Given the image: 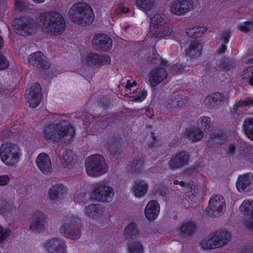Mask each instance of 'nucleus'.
Instances as JSON below:
<instances>
[{"label": "nucleus", "mask_w": 253, "mask_h": 253, "mask_svg": "<svg viewBox=\"0 0 253 253\" xmlns=\"http://www.w3.org/2000/svg\"><path fill=\"white\" fill-rule=\"evenodd\" d=\"M75 129L73 126L61 120L57 123H51L44 126L42 136L46 140L53 142H71L75 135Z\"/></svg>", "instance_id": "f257e3e1"}, {"label": "nucleus", "mask_w": 253, "mask_h": 253, "mask_svg": "<svg viewBox=\"0 0 253 253\" xmlns=\"http://www.w3.org/2000/svg\"><path fill=\"white\" fill-rule=\"evenodd\" d=\"M38 21L44 32L52 36L60 35L65 28L64 18L56 11H46L40 13Z\"/></svg>", "instance_id": "f03ea898"}, {"label": "nucleus", "mask_w": 253, "mask_h": 253, "mask_svg": "<svg viewBox=\"0 0 253 253\" xmlns=\"http://www.w3.org/2000/svg\"><path fill=\"white\" fill-rule=\"evenodd\" d=\"M69 16L73 22L83 25L91 24L94 19L91 7L85 2L75 3L69 10Z\"/></svg>", "instance_id": "7ed1b4c3"}, {"label": "nucleus", "mask_w": 253, "mask_h": 253, "mask_svg": "<svg viewBox=\"0 0 253 253\" xmlns=\"http://www.w3.org/2000/svg\"><path fill=\"white\" fill-rule=\"evenodd\" d=\"M21 155L19 146L14 143L6 142L0 147V157L2 162L8 166L16 165Z\"/></svg>", "instance_id": "20e7f679"}, {"label": "nucleus", "mask_w": 253, "mask_h": 253, "mask_svg": "<svg viewBox=\"0 0 253 253\" xmlns=\"http://www.w3.org/2000/svg\"><path fill=\"white\" fill-rule=\"evenodd\" d=\"M87 174H105L108 169L104 157L99 154H92L85 161Z\"/></svg>", "instance_id": "39448f33"}, {"label": "nucleus", "mask_w": 253, "mask_h": 253, "mask_svg": "<svg viewBox=\"0 0 253 253\" xmlns=\"http://www.w3.org/2000/svg\"><path fill=\"white\" fill-rule=\"evenodd\" d=\"M211 118L208 116L201 117L197 121L198 126H193L186 131V138L193 142L201 140L204 137V132L202 129L208 130L211 125Z\"/></svg>", "instance_id": "423d86ee"}, {"label": "nucleus", "mask_w": 253, "mask_h": 253, "mask_svg": "<svg viewBox=\"0 0 253 253\" xmlns=\"http://www.w3.org/2000/svg\"><path fill=\"white\" fill-rule=\"evenodd\" d=\"M13 27L17 34L23 37L30 36L34 27L33 19L29 16L15 18L13 21Z\"/></svg>", "instance_id": "0eeeda50"}, {"label": "nucleus", "mask_w": 253, "mask_h": 253, "mask_svg": "<svg viewBox=\"0 0 253 253\" xmlns=\"http://www.w3.org/2000/svg\"><path fill=\"white\" fill-rule=\"evenodd\" d=\"M89 196L91 199L97 202H110L114 197V191L110 186L99 185L90 192Z\"/></svg>", "instance_id": "6e6552de"}, {"label": "nucleus", "mask_w": 253, "mask_h": 253, "mask_svg": "<svg viewBox=\"0 0 253 253\" xmlns=\"http://www.w3.org/2000/svg\"><path fill=\"white\" fill-rule=\"evenodd\" d=\"M42 98V88L39 83L32 84L30 87L26 90V99L30 107L36 108Z\"/></svg>", "instance_id": "1a4fd4ad"}, {"label": "nucleus", "mask_w": 253, "mask_h": 253, "mask_svg": "<svg viewBox=\"0 0 253 253\" xmlns=\"http://www.w3.org/2000/svg\"><path fill=\"white\" fill-rule=\"evenodd\" d=\"M78 217H71L70 224H64L60 228V233L65 237L77 240L80 238L82 232L79 226L77 224Z\"/></svg>", "instance_id": "9d476101"}, {"label": "nucleus", "mask_w": 253, "mask_h": 253, "mask_svg": "<svg viewBox=\"0 0 253 253\" xmlns=\"http://www.w3.org/2000/svg\"><path fill=\"white\" fill-rule=\"evenodd\" d=\"M225 201L221 195H215L209 201V206L206 211L211 217H218L225 208Z\"/></svg>", "instance_id": "9b49d317"}, {"label": "nucleus", "mask_w": 253, "mask_h": 253, "mask_svg": "<svg viewBox=\"0 0 253 253\" xmlns=\"http://www.w3.org/2000/svg\"><path fill=\"white\" fill-rule=\"evenodd\" d=\"M92 44L97 50L108 51L112 48L113 41L104 34H97L92 38Z\"/></svg>", "instance_id": "f8f14e48"}, {"label": "nucleus", "mask_w": 253, "mask_h": 253, "mask_svg": "<svg viewBox=\"0 0 253 253\" xmlns=\"http://www.w3.org/2000/svg\"><path fill=\"white\" fill-rule=\"evenodd\" d=\"M28 61L31 66L37 69L47 70L50 66L45 55L40 51L30 54L28 57Z\"/></svg>", "instance_id": "ddd939ff"}, {"label": "nucleus", "mask_w": 253, "mask_h": 253, "mask_svg": "<svg viewBox=\"0 0 253 253\" xmlns=\"http://www.w3.org/2000/svg\"><path fill=\"white\" fill-rule=\"evenodd\" d=\"M193 8L192 0H173L170 6L171 12L179 16L185 14Z\"/></svg>", "instance_id": "4468645a"}, {"label": "nucleus", "mask_w": 253, "mask_h": 253, "mask_svg": "<svg viewBox=\"0 0 253 253\" xmlns=\"http://www.w3.org/2000/svg\"><path fill=\"white\" fill-rule=\"evenodd\" d=\"M189 159V154L186 151L177 152L169 161L168 167L170 169H180L188 164Z\"/></svg>", "instance_id": "2eb2a0df"}, {"label": "nucleus", "mask_w": 253, "mask_h": 253, "mask_svg": "<svg viewBox=\"0 0 253 253\" xmlns=\"http://www.w3.org/2000/svg\"><path fill=\"white\" fill-rule=\"evenodd\" d=\"M239 209L244 215L249 217L245 223L246 228L249 231L253 232V201L245 200L240 205Z\"/></svg>", "instance_id": "dca6fc26"}, {"label": "nucleus", "mask_w": 253, "mask_h": 253, "mask_svg": "<svg viewBox=\"0 0 253 253\" xmlns=\"http://www.w3.org/2000/svg\"><path fill=\"white\" fill-rule=\"evenodd\" d=\"M111 57L108 55H100L93 52H89L86 55V63L88 66H104L109 65Z\"/></svg>", "instance_id": "f3484780"}, {"label": "nucleus", "mask_w": 253, "mask_h": 253, "mask_svg": "<svg viewBox=\"0 0 253 253\" xmlns=\"http://www.w3.org/2000/svg\"><path fill=\"white\" fill-rule=\"evenodd\" d=\"M34 220L33 223L30 226V229L34 232H42L45 230L46 216L44 212L39 211L34 212L31 215Z\"/></svg>", "instance_id": "a211bd4d"}, {"label": "nucleus", "mask_w": 253, "mask_h": 253, "mask_svg": "<svg viewBox=\"0 0 253 253\" xmlns=\"http://www.w3.org/2000/svg\"><path fill=\"white\" fill-rule=\"evenodd\" d=\"M43 247L49 253H65L66 251V245L64 242L55 238L46 240Z\"/></svg>", "instance_id": "6ab92c4d"}, {"label": "nucleus", "mask_w": 253, "mask_h": 253, "mask_svg": "<svg viewBox=\"0 0 253 253\" xmlns=\"http://www.w3.org/2000/svg\"><path fill=\"white\" fill-rule=\"evenodd\" d=\"M36 164L42 173L50 172L52 169L50 157L44 152L38 155L36 159Z\"/></svg>", "instance_id": "aec40b11"}, {"label": "nucleus", "mask_w": 253, "mask_h": 253, "mask_svg": "<svg viewBox=\"0 0 253 253\" xmlns=\"http://www.w3.org/2000/svg\"><path fill=\"white\" fill-rule=\"evenodd\" d=\"M168 74L164 68L155 67L149 73V81L152 85H157L163 81L167 77Z\"/></svg>", "instance_id": "412c9836"}, {"label": "nucleus", "mask_w": 253, "mask_h": 253, "mask_svg": "<svg viewBox=\"0 0 253 253\" xmlns=\"http://www.w3.org/2000/svg\"><path fill=\"white\" fill-rule=\"evenodd\" d=\"M236 186L240 192L249 191L253 187V175H239Z\"/></svg>", "instance_id": "4be33fe9"}, {"label": "nucleus", "mask_w": 253, "mask_h": 253, "mask_svg": "<svg viewBox=\"0 0 253 253\" xmlns=\"http://www.w3.org/2000/svg\"><path fill=\"white\" fill-rule=\"evenodd\" d=\"M160 212V206L157 202L152 200L146 205L145 209V215L148 221H153L156 219Z\"/></svg>", "instance_id": "5701e85b"}, {"label": "nucleus", "mask_w": 253, "mask_h": 253, "mask_svg": "<svg viewBox=\"0 0 253 253\" xmlns=\"http://www.w3.org/2000/svg\"><path fill=\"white\" fill-rule=\"evenodd\" d=\"M149 186L144 180L136 179L132 187V192L135 197L141 198L148 193Z\"/></svg>", "instance_id": "b1692460"}, {"label": "nucleus", "mask_w": 253, "mask_h": 253, "mask_svg": "<svg viewBox=\"0 0 253 253\" xmlns=\"http://www.w3.org/2000/svg\"><path fill=\"white\" fill-rule=\"evenodd\" d=\"M187 100L180 96H172L169 102L164 107L165 113L172 112L175 108H182L187 104Z\"/></svg>", "instance_id": "393cba45"}, {"label": "nucleus", "mask_w": 253, "mask_h": 253, "mask_svg": "<svg viewBox=\"0 0 253 253\" xmlns=\"http://www.w3.org/2000/svg\"><path fill=\"white\" fill-rule=\"evenodd\" d=\"M67 188L63 184H56L52 185L49 189V198L52 200L61 199L66 193Z\"/></svg>", "instance_id": "a878e982"}, {"label": "nucleus", "mask_w": 253, "mask_h": 253, "mask_svg": "<svg viewBox=\"0 0 253 253\" xmlns=\"http://www.w3.org/2000/svg\"><path fill=\"white\" fill-rule=\"evenodd\" d=\"M202 45L195 41L191 42L188 47L185 49L186 55L191 60L197 58L202 53Z\"/></svg>", "instance_id": "bb28decb"}, {"label": "nucleus", "mask_w": 253, "mask_h": 253, "mask_svg": "<svg viewBox=\"0 0 253 253\" xmlns=\"http://www.w3.org/2000/svg\"><path fill=\"white\" fill-rule=\"evenodd\" d=\"M173 183L175 185H180L181 187H184L187 188V191L185 193V197L189 199H193L197 195V191L196 190L195 187L194 186L193 181H189L187 182L183 180H178L175 179L173 181Z\"/></svg>", "instance_id": "cd10ccee"}, {"label": "nucleus", "mask_w": 253, "mask_h": 253, "mask_svg": "<svg viewBox=\"0 0 253 253\" xmlns=\"http://www.w3.org/2000/svg\"><path fill=\"white\" fill-rule=\"evenodd\" d=\"M146 157L143 156H136L129 166L128 169L132 173L140 174L144 168Z\"/></svg>", "instance_id": "c85d7f7f"}, {"label": "nucleus", "mask_w": 253, "mask_h": 253, "mask_svg": "<svg viewBox=\"0 0 253 253\" xmlns=\"http://www.w3.org/2000/svg\"><path fill=\"white\" fill-rule=\"evenodd\" d=\"M86 215L92 219H97L103 214V207L99 204H90L86 208Z\"/></svg>", "instance_id": "c756f323"}, {"label": "nucleus", "mask_w": 253, "mask_h": 253, "mask_svg": "<svg viewBox=\"0 0 253 253\" xmlns=\"http://www.w3.org/2000/svg\"><path fill=\"white\" fill-rule=\"evenodd\" d=\"M63 165L64 167L70 169L73 167L76 162L75 153L71 150H65L63 154Z\"/></svg>", "instance_id": "7c9ffc66"}, {"label": "nucleus", "mask_w": 253, "mask_h": 253, "mask_svg": "<svg viewBox=\"0 0 253 253\" xmlns=\"http://www.w3.org/2000/svg\"><path fill=\"white\" fill-rule=\"evenodd\" d=\"M138 235V229L135 222H130L124 229V236L126 239H135Z\"/></svg>", "instance_id": "2f4dec72"}, {"label": "nucleus", "mask_w": 253, "mask_h": 253, "mask_svg": "<svg viewBox=\"0 0 253 253\" xmlns=\"http://www.w3.org/2000/svg\"><path fill=\"white\" fill-rule=\"evenodd\" d=\"M116 134L112 135V138L109 140V143L112 145L109 148V151L112 155H118L123 151L122 145L120 142L119 138H116Z\"/></svg>", "instance_id": "473e14b6"}, {"label": "nucleus", "mask_w": 253, "mask_h": 253, "mask_svg": "<svg viewBox=\"0 0 253 253\" xmlns=\"http://www.w3.org/2000/svg\"><path fill=\"white\" fill-rule=\"evenodd\" d=\"M197 226L194 222L186 221L182 224L180 229H179V231L182 235L190 236L195 232Z\"/></svg>", "instance_id": "72a5a7b5"}, {"label": "nucleus", "mask_w": 253, "mask_h": 253, "mask_svg": "<svg viewBox=\"0 0 253 253\" xmlns=\"http://www.w3.org/2000/svg\"><path fill=\"white\" fill-rule=\"evenodd\" d=\"M214 234L220 247L227 244L230 241L231 234L227 230L217 231Z\"/></svg>", "instance_id": "f704fd0d"}, {"label": "nucleus", "mask_w": 253, "mask_h": 253, "mask_svg": "<svg viewBox=\"0 0 253 253\" xmlns=\"http://www.w3.org/2000/svg\"><path fill=\"white\" fill-rule=\"evenodd\" d=\"M243 129L247 137L253 141V118L244 120Z\"/></svg>", "instance_id": "c9c22d12"}, {"label": "nucleus", "mask_w": 253, "mask_h": 253, "mask_svg": "<svg viewBox=\"0 0 253 253\" xmlns=\"http://www.w3.org/2000/svg\"><path fill=\"white\" fill-rule=\"evenodd\" d=\"M135 5L140 10L148 11L154 7L155 1L154 0H135Z\"/></svg>", "instance_id": "e433bc0d"}, {"label": "nucleus", "mask_w": 253, "mask_h": 253, "mask_svg": "<svg viewBox=\"0 0 253 253\" xmlns=\"http://www.w3.org/2000/svg\"><path fill=\"white\" fill-rule=\"evenodd\" d=\"M174 28L172 26H166L164 27L162 30L156 33L155 36V40L156 42L159 41L160 39H166V37H169L173 33Z\"/></svg>", "instance_id": "4c0bfd02"}, {"label": "nucleus", "mask_w": 253, "mask_h": 253, "mask_svg": "<svg viewBox=\"0 0 253 253\" xmlns=\"http://www.w3.org/2000/svg\"><path fill=\"white\" fill-rule=\"evenodd\" d=\"M200 245L203 249L207 250L220 247L214 234L208 240L201 242Z\"/></svg>", "instance_id": "58836bf2"}, {"label": "nucleus", "mask_w": 253, "mask_h": 253, "mask_svg": "<svg viewBox=\"0 0 253 253\" xmlns=\"http://www.w3.org/2000/svg\"><path fill=\"white\" fill-rule=\"evenodd\" d=\"M253 106V99L250 98H247L245 100H239L238 101H237L235 105H234L232 110H231V112L232 113L233 112H236L237 111V108H242L244 107H251Z\"/></svg>", "instance_id": "ea45409f"}, {"label": "nucleus", "mask_w": 253, "mask_h": 253, "mask_svg": "<svg viewBox=\"0 0 253 253\" xmlns=\"http://www.w3.org/2000/svg\"><path fill=\"white\" fill-rule=\"evenodd\" d=\"M165 20L164 15L161 14H155L150 19V26L152 30L156 29Z\"/></svg>", "instance_id": "a19ab883"}, {"label": "nucleus", "mask_w": 253, "mask_h": 253, "mask_svg": "<svg viewBox=\"0 0 253 253\" xmlns=\"http://www.w3.org/2000/svg\"><path fill=\"white\" fill-rule=\"evenodd\" d=\"M210 103H221L223 102L225 100V96L222 92H215L211 93L207 97Z\"/></svg>", "instance_id": "79ce46f5"}, {"label": "nucleus", "mask_w": 253, "mask_h": 253, "mask_svg": "<svg viewBox=\"0 0 253 253\" xmlns=\"http://www.w3.org/2000/svg\"><path fill=\"white\" fill-rule=\"evenodd\" d=\"M237 28L243 33L253 32V21L247 20L240 22L237 25Z\"/></svg>", "instance_id": "37998d69"}, {"label": "nucleus", "mask_w": 253, "mask_h": 253, "mask_svg": "<svg viewBox=\"0 0 253 253\" xmlns=\"http://www.w3.org/2000/svg\"><path fill=\"white\" fill-rule=\"evenodd\" d=\"M133 93L134 100L137 102H141L147 97V91L145 89L137 88L134 90Z\"/></svg>", "instance_id": "c03bdc74"}, {"label": "nucleus", "mask_w": 253, "mask_h": 253, "mask_svg": "<svg viewBox=\"0 0 253 253\" xmlns=\"http://www.w3.org/2000/svg\"><path fill=\"white\" fill-rule=\"evenodd\" d=\"M98 105L103 109H107L111 108V99L107 96H100L97 99Z\"/></svg>", "instance_id": "a18cd8bd"}, {"label": "nucleus", "mask_w": 253, "mask_h": 253, "mask_svg": "<svg viewBox=\"0 0 253 253\" xmlns=\"http://www.w3.org/2000/svg\"><path fill=\"white\" fill-rule=\"evenodd\" d=\"M129 253H143V248L141 243L137 242L132 243L128 247Z\"/></svg>", "instance_id": "49530a36"}, {"label": "nucleus", "mask_w": 253, "mask_h": 253, "mask_svg": "<svg viewBox=\"0 0 253 253\" xmlns=\"http://www.w3.org/2000/svg\"><path fill=\"white\" fill-rule=\"evenodd\" d=\"M150 134V139L147 141V146L154 151L160 145V141L155 137L154 132L152 131Z\"/></svg>", "instance_id": "de8ad7c7"}, {"label": "nucleus", "mask_w": 253, "mask_h": 253, "mask_svg": "<svg viewBox=\"0 0 253 253\" xmlns=\"http://www.w3.org/2000/svg\"><path fill=\"white\" fill-rule=\"evenodd\" d=\"M192 37L193 39H199L202 37L204 34L206 33L207 29L204 27H197L193 29Z\"/></svg>", "instance_id": "09e8293b"}, {"label": "nucleus", "mask_w": 253, "mask_h": 253, "mask_svg": "<svg viewBox=\"0 0 253 253\" xmlns=\"http://www.w3.org/2000/svg\"><path fill=\"white\" fill-rule=\"evenodd\" d=\"M11 231L8 228H4L0 225V243L6 241L11 235Z\"/></svg>", "instance_id": "8fccbe9b"}, {"label": "nucleus", "mask_w": 253, "mask_h": 253, "mask_svg": "<svg viewBox=\"0 0 253 253\" xmlns=\"http://www.w3.org/2000/svg\"><path fill=\"white\" fill-rule=\"evenodd\" d=\"M232 67V65L229 64L227 59H224L221 61L217 68L219 71H230Z\"/></svg>", "instance_id": "3c124183"}, {"label": "nucleus", "mask_w": 253, "mask_h": 253, "mask_svg": "<svg viewBox=\"0 0 253 253\" xmlns=\"http://www.w3.org/2000/svg\"><path fill=\"white\" fill-rule=\"evenodd\" d=\"M8 66L9 61L5 55L0 52V71L7 69Z\"/></svg>", "instance_id": "603ef678"}, {"label": "nucleus", "mask_w": 253, "mask_h": 253, "mask_svg": "<svg viewBox=\"0 0 253 253\" xmlns=\"http://www.w3.org/2000/svg\"><path fill=\"white\" fill-rule=\"evenodd\" d=\"M185 66L182 65V64H174L171 67V72L175 75L180 74L184 70Z\"/></svg>", "instance_id": "864d4df0"}, {"label": "nucleus", "mask_w": 253, "mask_h": 253, "mask_svg": "<svg viewBox=\"0 0 253 253\" xmlns=\"http://www.w3.org/2000/svg\"><path fill=\"white\" fill-rule=\"evenodd\" d=\"M232 36V33L230 30H227L223 31L221 34V39L223 40V43L227 44L229 43Z\"/></svg>", "instance_id": "5fc2aeb1"}, {"label": "nucleus", "mask_w": 253, "mask_h": 253, "mask_svg": "<svg viewBox=\"0 0 253 253\" xmlns=\"http://www.w3.org/2000/svg\"><path fill=\"white\" fill-rule=\"evenodd\" d=\"M244 73H251V75L247 78V81L250 84L253 86V65L245 69Z\"/></svg>", "instance_id": "6e6d98bb"}, {"label": "nucleus", "mask_w": 253, "mask_h": 253, "mask_svg": "<svg viewBox=\"0 0 253 253\" xmlns=\"http://www.w3.org/2000/svg\"><path fill=\"white\" fill-rule=\"evenodd\" d=\"M9 204L6 201L0 199V213H2L7 211Z\"/></svg>", "instance_id": "4d7b16f0"}, {"label": "nucleus", "mask_w": 253, "mask_h": 253, "mask_svg": "<svg viewBox=\"0 0 253 253\" xmlns=\"http://www.w3.org/2000/svg\"><path fill=\"white\" fill-rule=\"evenodd\" d=\"M137 84L135 81L127 80L126 84L125 86V90L126 91H130L131 87L135 86Z\"/></svg>", "instance_id": "13d9d810"}, {"label": "nucleus", "mask_w": 253, "mask_h": 253, "mask_svg": "<svg viewBox=\"0 0 253 253\" xmlns=\"http://www.w3.org/2000/svg\"><path fill=\"white\" fill-rule=\"evenodd\" d=\"M14 8L16 10L22 11L24 9V3L21 0H16L15 2Z\"/></svg>", "instance_id": "bf43d9fd"}, {"label": "nucleus", "mask_w": 253, "mask_h": 253, "mask_svg": "<svg viewBox=\"0 0 253 253\" xmlns=\"http://www.w3.org/2000/svg\"><path fill=\"white\" fill-rule=\"evenodd\" d=\"M226 135L222 131H218L217 133L214 135V138L215 139H219L220 142L226 139Z\"/></svg>", "instance_id": "052dcab7"}, {"label": "nucleus", "mask_w": 253, "mask_h": 253, "mask_svg": "<svg viewBox=\"0 0 253 253\" xmlns=\"http://www.w3.org/2000/svg\"><path fill=\"white\" fill-rule=\"evenodd\" d=\"M9 181L8 175H0V185H5L8 183Z\"/></svg>", "instance_id": "680f3d73"}, {"label": "nucleus", "mask_w": 253, "mask_h": 253, "mask_svg": "<svg viewBox=\"0 0 253 253\" xmlns=\"http://www.w3.org/2000/svg\"><path fill=\"white\" fill-rule=\"evenodd\" d=\"M237 150V145L235 144H230L228 146V153L230 155H234Z\"/></svg>", "instance_id": "e2e57ef3"}, {"label": "nucleus", "mask_w": 253, "mask_h": 253, "mask_svg": "<svg viewBox=\"0 0 253 253\" xmlns=\"http://www.w3.org/2000/svg\"><path fill=\"white\" fill-rule=\"evenodd\" d=\"M226 44H224L222 43L220 46L218 47L217 49V51L220 53H223L225 52L227 49V46L226 45Z\"/></svg>", "instance_id": "0e129e2a"}, {"label": "nucleus", "mask_w": 253, "mask_h": 253, "mask_svg": "<svg viewBox=\"0 0 253 253\" xmlns=\"http://www.w3.org/2000/svg\"><path fill=\"white\" fill-rule=\"evenodd\" d=\"M101 124H102V122L101 121H99V122H97L96 123H95L94 125V128L95 129H96V130H93L91 132H92V135H95V134H96V133L98 132H99V129L98 128H97V127L99 126Z\"/></svg>", "instance_id": "69168bd1"}, {"label": "nucleus", "mask_w": 253, "mask_h": 253, "mask_svg": "<svg viewBox=\"0 0 253 253\" xmlns=\"http://www.w3.org/2000/svg\"><path fill=\"white\" fill-rule=\"evenodd\" d=\"M160 65L163 67H168L169 66V61L165 59H162L160 61Z\"/></svg>", "instance_id": "338daca9"}, {"label": "nucleus", "mask_w": 253, "mask_h": 253, "mask_svg": "<svg viewBox=\"0 0 253 253\" xmlns=\"http://www.w3.org/2000/svg\"><path fill=\"white\" fill-rule=\"evenodd\" d=\"M130 11L129 9L127 7H123L121 8L120 11L122 13H127Z\"/></svg>", "instance_id": "774afa93"}]
</instances>
